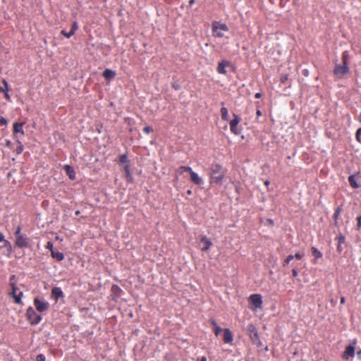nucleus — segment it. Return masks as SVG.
Here are the masks:
<instances>
[{"instance_id": "obj_19", "label": "nucleus", "mask_w": 361, "mask_h": 361, "mask_svg": "<svg viewBox=\"0 0 361 361\" xmlns=\"http://www.w3.org/2000/svg\"><path fill=\"white\" fill-rule=\"evenodd\" d=\"M342 64L349 66L350 54L348 51H344L341 56Z\"/></svg>"}, {"instance_id": "obj_49", "label": "nucleus", "mask_w": 361, "mask_h": 361, "mask_svg": "<svg viewBox=\"0 0 361 361\" xmlns=\"http://www.w3.org/2000/svg\"><path fill=\"white\" fill-rule=\"evenodd\" d=\"M5 240H4V236L3 235L2 233H0V242H4Z\"/></svg>"}, {"instance_id": "obj_42", "label": "nucleus", "mask_w": 361, "mask_h": 361, "mask_svg": "<svg viewBox=\"0 0 361 361\" xmlns=\"http://www.w3.org/2000/svg\"><path fill=\"white\" fill-rule=\"evenodd\" d=\"M46 248L49 249L51 252V250H54L53 243L51 242H50V241L47 242V245H46Z\"/></svg>"}, {"instance_id": "obj_12", "label": "nucleus", "mask_w": 361, "mask_h": 361, "mask_svg": "<svg viewBox=\"0 0 361 361\" xmlns=\"http://www.w3.org/2000/svg\"><path fill=\"white\" fill-rule=\"evenodd\" d=\"M189 173L190 175V180L194 184L200 185L203 183L202 178L197 173L194 172L192 169Z\"/></svg>"}, {"instance_id": "obj_47", "label": "nucleus", "mask_w": 361, "mask_h": 361, "mask_svg": "<svg viewBox=\"0 0 361 361\" xmlns=\"http://www.w3.org/2000/svg\"><path fill=\"white\" fill-rule=\"evenodd\" d=\"M4 97L6 99V100L8 101H10L11 99V97H10V95L8 94V92H6L4 93Z\"/></svg>"}, {"instance_id": "obj_11", "label": "nucleus", "mask_w": 361, "mask_h": 361, "mask_svg": "<svg viewBox=\"0 0 361 361\" xmlns=\"http://www.w3.org/2000/svg\"><path fill=\"white\" fill-rule=\"evenodd\" d=\"M200 242L203 245V247L201 248L202 252H207L209 250L211 246H212V243L209 238H208L206 235H203L200 238Z\"/></svg>"}, {"instance_id": "obj_31", "label": "nucleus", "mask_w": 361, "mask_h": 361, "mask_svg": "<svg viewBox=\"0 0 361 361\" xmlns=\"http://www.w3.org/2000/svg\"><path fill=\"white\" fill-rule=\"evenodd\" d=\"M248 330L251 332V333H253L254 334V336H257L258 334H257V331L255 329V327L254 326V325L252 324H250L248 326Z\"/></svg>"}, {"instance_id": "obj_34", "label": "nucleus", "mask_w": 361, "mask_h": 361, "mask_svg": "<svg viewBox=\"0 0 361 361\" xmlns=\"http://www.w3.org/2000/svg\"><path fill=\"white\" fill-rule=\"evenodd\" d=\"M336 240L338 241V244H339V245H342L345 243V237L342 235L338 236L336 238Z\"/></svg>"}, {"instance_id": "obj_21", "label": "nucleus", "mask_w": 361, "mask_h": 361, "mask_svg": "<svg viewBox=\"0 0 361 361\" xmlns=\"http://www.w3.org/2000/svg\"><path fill=\"white\" fill-rule=\"evenodd\" d=\"M51 255L53 258L56 259L59 262H61L64 259L63 254L55 250H51Z\"/></svg>"}, {"instance_id": "obj_59", "label": "nucleus", "mask_w": 361, "mask_h": 361, "mask_svg": "<svg viewBox=\"0 0 361 361\" xmlns=\"http://www.w3.org/2000/svg\"><path fill=\"white\" fill-rule=\"evenodd\" d=\"M173 87H174L175 89H176V90H178V85H176V86H175V85H173Z\"/></svg>"}, {"instance_id": "obj_46", "label": "nucleus", "mask_w": 361, "mask_h": 361, "mask_svg": "<svg viewBox=\"0 0 361 361\" xmlns=\"http://www.w3.org/2000/svg\"><path fill=\"white\" fill-rule=\"evenodd\" d=\"M292 274H293V276H294V277L298 276V272L296 269H292Z\"/></svg>"}, {"instance_id": "obj_35", "label": "nucleus", "mask_w": 361, "mask_h": 361, "mask_svg": "<svg viewBox=\"0 0 361 361\" xmlns=\"http://www.w3.org/2000/svg\"><path fill=\"white\" fill-rule=\"evenodd\" d=\"M355 137L356 140L361 143V128L357 130Z\"/></svg>"}, {"instance_id": "obj_48", "label": "nucleus", "mask_w": 361, "mask_h": 361, "mask_svg": "<svg viewBox=\"0 0 361 361\" xmlns=\"http://www.w3.org/2000/svg\"><path fill=\"white\" fill-rule=\"evenodd\" d=\"M342 250H343V248H342V247H341V245L338 244V246H337V251H338V252H342Z\"/></svg>"}, {"instance_id": "obj_57", "label": "nucleus", "mask_w": 361, "mask_h": 361, "mask_svg": "<svg viewBox=\"0 0 361 361\" xmlns=\"http://www.w3.org/2000/svg\"><path fill=\"white\" fill-rule=\"evenodd\" d=\"M264 183L266 185H268L269 184V181L267 180Z\"/></svg>"}, {"instance_id": "obj_39", "label": "nucleus", "mask_w": 361, "mask_h": 361, "mask_svg": "<svg viewBox=\"0 0 361 361\" xmlns=\"http://www.w3.org/2000/svg\"><path fill=\"white\" fill-rule=\"evenodd\" d=\"M7 124H8V121L4 117H1L0 118V126H7Z\"/></svg>"}, {"instance_id": "obj_14", "label": "nucleus", "mask_w": 361, "mask_h": 361, "mask_svg": "<svg viewBox=\"0 0 361 361\" xmlns=\"http://www.w3.org/2000/svg\"><path fill=\"white\" fill-rule=\"evenodd\" d=\"M233 340V334L229 329H224V341L226 343H231Z\"/></svg>"}, {"instance_id": "obj_40", "label": "nucleus", "mask_w": 361, "mask_h": 361, "mask_svg": "<svg viewBox=\"0 0 361 361\" xmlns=\"http://www.w3.org/2000/svg\"><path fill=\"white\" fill-rule=\"evenodd\" d=\"M36 360L37 361H45L46 357L43 354H39L38 355H37Z\"/></svg>"}, {"instance_id": "obj_24", "label": "nucleus", "mask_w": 361, "mask_h": 361, "mask_svg": "<svg viewBox=\"0 0 361 361\" xmlns=\"http://www.w3.org/2000/svg\"><path fill=\"white\" fill-rule=\"evenodd\" d=\"M311 252H312V255L317 259H319V258H322V252L316 247H312L311 248Z\"/></svg>"}, {"instance_id": "obj_54", "label": "nucleus", "mask_w": 361, "mask_h": 361, "mask_svg": "<svg viewBox=\"0 0 361 361\" xmlns=\"http://www.w3.org/2000/svg\"><path fill=\"white\" fill-rule=\"evenodd\" d=\"M195 3V0H190L189 4L190 6H192Z\"/></svg>"}, {"instance_id": "obj_29", "label": "nucleus", "mask_w": 361, "mask_h": 361, "mask_svg": "<svg viewBox=\"0 0 361 361\" xmlns=\"http://www.w3.org/2000/svg\"><path fill=\"white\" fill-rule=\"evenodd\" d=\"M294 259V257L293 255H288L285 259L284 261L283 262V267H286L287 266L291 260H293Z\"/></svg>"}, {"instance_id": "obj_2", "label": "nucleus", "mask_w": 361, "mask_h": 361, "mask_svg": "<svg viewBox=\"0 0 361 361\" xmlns=\"http://www.w3.org/2000/svg\"><path fill=\"white\" fill-rule=\"evenodd\" d=\"M15 246L19 248L28 247L30 240L26 235L21 233V227L18 226L15 231Z\"/></svg>"}, {"instance_id": "obj_15", "label": "nucleus", "mask_w": 361, "mask_h": 361, "mask_svg": "<svg viewBox=\"0 0 361 361\" xmlns=\"http://www.w3.org/2000/svg\"><path fill=\"white\" fill-rule=\"evenodd\" d=\"M23 125L24 123H13V133L20 134L21 135H24L25 133L23 130Z\"/></svg>"}, {"instance_id": "obj_41", "label": "nucleus", "mask_w": 361, "mask_h": 361, "mask_svg": "<svg viewBox=\"0 0 361 361\" xmlns=\"http://www.w3.org/2000/svg\"><path fill=\"white\" fill-rule=\"evenodd\" d=\"M341 212V207H338L336 209V210L335 211L334 214V216L335 219L338 218V216H339Z\"/></svg>"}, {"instance_id": "obj_52", "label": "nucleus", "mask_w": 361, "mask_h": 361, "mask_svg": "<svg viewBox=\"0 0 361 361\" xmlns=\"http://www.w3.org/2000/svg\"><path fill=\"white\" fill-rule=\"evenodd\" d=\"M207 359L205 356H202L200 359V361H207Z\"/></svg>"}, {"instance_id": "obj_53", "label": "nucleus", "mask_w": 361, "mask_h": 361, "mask_svg": "<svg viewBox=\"0 0 361 361\" xmlns=\"http://www.w3.org/2000/svg\"><path fill=\"white\" fill-rule=\"evenodd\" d=\"M341 304H344V303H345V298L342 297V298H341Z\"/></svg>"}, {"instance_id": "obj_18", "label": "nucleus", "mask_w": 361, "mask_h": 361, "mask_svg": "<svg viewBox=\"0 0 361 361\" xmlns=\"http://www.w3.org/2000/svg\"><path fill=\"white\" fill-rule=\"evenodd\" d=\"M64 170L70 179L75 180V173L73 169L71 166L65 165Z\"/></svg>"}, {"instance_id": "obj_7", "label": "nucleus", "mask_w": 361, "mask_h": 361, "mask_svg": "<svg viewBox=\"0 0 361 361\" xmlns=\"http://www.w3.org/2000/svg\"><path fill=\"white\" fill-rule=\"evenodd\" d=\"M350 71V67L347 66H343L341 64L336 63L334 68V74L338 78H342L345 74L348 73Z\"/></svg>"}, {"instance_id": "obj_16", "label": "nucleus", "mask_w": 361, "mask_h": 361, "mask_svg": "<svg viewBox=\"0 0 361 361\" xmlns=\"http://www.w3.org/2000/svg\"><path fill=\"white\" fill-rule=\"evenodd\" d=\"M229 65V62L227 61H223L219 63L216 71L220 74H226V71L225 68Z\"/></svg>"}, {"instance_id": "obj_13", "label": "nucleus", "mask_w": 361, "mask_h": 361, "mask_svg": "<svg viewBox=\"0 0 361 361\" xmlns=\"http://www.w3.org/2000/svg\"><path fill=\"white\" fill-rule=\"evenodd\" d=\"M63 293L61 288L59 287H54L51 290V297L57 301L59 298L63 297Z\"/></svg>"}, {"instance_id": "obj_8", "label": "nucleus", "mask_w": 361, "mask_h": 361, "mask_svg": "<svg viewBox=\"0 0 361 361\" xmlns=\"http://www.w3.org/2000/svg\"><path fill=\"white\" fill-rule=\"evenodd\" d=\"M33 303L36 310L39 312L47 311L49 307L48 302L39 298H35L33 300Z\"/></svg>"}, {"instance_id": "obj_45", "label": "nucleus", "mask_w": 361, "mask_h": 361, "mask_svg": "<svg viewBox=\"0 0 361 361\" xmlns=\"http://www.w3.org/2000/svg\"><path fill=\"white\" fill-rule=\"evenodd\" d=\"M357 229H360L361 228V216H359L357 217Z\"/></svg>"}, {"instance_id": "obj_17", "label": "nucleus", "mask_w": 361, "mask_h": 361, "mask_svg": "<svg viewBox=\"0 0 361 361\" xmlns=\"http://www.w3.org/2000/svg\"><path fill=\"white\" fill-rule=\"evenodd\" d=\"M123 169H124V171H125V175H126V180L128 181V182H132L133 181V176H132V174H131V172H130V164H126V165H124L123 166Z\"/></svg>"}, {"instance_id": "obj_25", "label": "nucleus", "mask_w": 361, "mask_h": 361, "mask_svg": "<svg viewBox=\"0 0 361 361\" xmlns=\"http://www.w3.org/2000/svg\"><path fill=\"white\" fill-rule=\"evenodd\" d=\"M211 324L214 327V332L215 335L218 336L220 334V332L222 331L221 328L218 326V324H216V322L214 320L211 321Z\"/></svg>"}, {"instance_id": "obj_27", "label": "nucleus", "mask_w": 361, "mask_h": 361, "mask_svg": "<svg viewBox=\"0 0 361 361\" xmlns=\"http://www.w3.org/2000/svg\"><path fill=\"white\" fill-rule=\"evenodd\" d=\"M221 118L224 121H228V109L226 107L223 106L221 109Z\"/></svg>"}, {"instance_id": "obj_55", "label": "nucleus", "mask_w": 361, "mask_h": 361, "mask_svg": "<svg viewBox=\"0 0 361 361\" xmlns=\"http://www.w3.org/2000/svg\"><path fill=\"white\" fill-rule=\"evenodd\" d=\"M358 121L360 123H361V113L360 114V115L358 116Z\"/></svg>"}, {"instance_id": "obj_38", "label": "nucleus", "mask_w": 361, "mask_h": 361, "mask_svg": "<svg viewBox=\"0 0 361 361\" xmlns=\"http://www.w3.org/2000/svg\"><path fill=\"white\" fill-rule=\"evenodd\" d=\"M153 131V128L150 126H145L144 128H143V132L146 134H149L150 133H152Z\"/></svg>"}, {"instance_id": "obj_44", "label": "nucleus", "mask_w": 361, "mask_h": 361, "mask_svg": "<svg viewBox=\"0 0 361 361\" xmlns=\"http://www.w3.org/2000/svg\"><path fill=\"white\" fill-rule=\"evenodd\" d=\"M9 285L11 286V284L12 283H16V276L15 275H11L10 276V279H9Z\"/></svg>"}, {"instance_id": "obj_9", "label": "nucleus", "mask_w": 361, "mask_h": 361, "mask_svg": "<svg viewBox=\"0 0 361 361\" xmlns=\"http://www.w3.org/2000/svg\"><path fill=\"white\" fill-rule=\"evenodd\" d=\"M357 344L356 340H354L349 345H348L343 353V358L345 360L349 359V357H353L355 355V345Z\"/></svg>"}, {"instance_id": "obj_33", "label": "nucleus", "mask_w": 361, "mask_h": 361, "mask_svg": "<svg viewBox=\"0 0 361 361\" xmlns=\"http://www.w3.org/2000/svg\"><path fill=\"white\" fill-rule=\"evenodd\" d=\"M61 34L62 35L65 36V37H67V38H70L71 36H73V32H71V31H70V32H66L65 30H63L61 31Z\"/></svg>"}, {"instance_id": "obj_5", "label": "nucleus", "mask_w": 361, "mask_h": 361, "mask_svg": "<svg viewBox=\"0 0 361 361\" xmlns=\"http://www.w3.org/2000/svg\"><path fill=\"white\" fill-rule=\"evenodd\" d=\"M249 302L254 307H250L253 310L261 309L262 307V297L260 294H252L248 298Z\"/></svg>"}, {"instance_id": "obj_51", "label": "nucleus", "mask_w": 361, "mask_h": 361, "mask_svg": "<svg viewBox=\"0 0 361 361\" xmlns=\"http://www.w3.org/2000/svg\"><path fill=\"white\" fill-rule=\"evenodd\" d=\"M256 114H257V117H259V116H262V112H261V111L259 109L257 110Z\"/></svg>"}, {"instance_id": "obj_56", "label": "nucleus", "mask_w": 361, "mask_h": 361, "mask_svg": "<svg viewBox=\"0 0 361 361\" xmlns=\"http://www.w3.org/2000/svg\"><path fill=\"white\" fill-rule=\"evenodd\" d=\"M187 193H188V195H191L192 191H191L190 190H188L187 191Z\"/></svg>"}, {"instance_id": "obj_50", "label": "nucleus", "mask_w": 361, "mask_h": 361, "mask_svg": "<svg viewBox=\"0 0 361 361\" xmlns=\"http://www.w3.org/2000/svg\"><path fill=\"white\" fill-rule=\"evenodd\" d=\"M261 97H262V94L259 92L256 93L255 95V97L257 98V99L260 98Z\"/></svg>"}, {"instance_id": "obj_28", "label": "nucleus", "mask_w": 361, "mask_h": 361, "mask_svg": "<svg viewBox=\"0 0 361 361\" xmlns=\"http://www.w3.org/2000/svg\"><path fill=\"white\" fill-rule=\"evenodd\" d=\"M17 143H18V147L16 149V152L17 154H20L23 151V146L21 144V142L20 141H18V140H17Z\"/></svg>"}, {"instance_id": "obj_58", "label": "nucleus", "mask_w": 361, "mask_h": 361, "mask_svg": "<svg viewBox=\"0 0 361 361\" xmlns=\"http://www.w3.org/2000/svg\"><path fill=\"white\" fill-rule=\"evenodd\" d=\"M357 355H358V356H360V355H361V350H360V351H358V352H357Z\"/></svg>"}, {"instance_id": "obj_43", "label": "nucleus", "mask_w": 361, "mask_h": 361, "mask_svg": "<svg viewBox=\"0 0 361 361\" xmlns=\"http://www.w3.org/2000/svg\"><path fill=\"white\" fill-rule=\"evenodd\" d=\"M4 246H5V247H8V250H9L10 251H11V243H10L9 241H8L7 240H5L4 241Z\"/></svg>"}, {"instance_id": "obj_36", "label": "nucleus", "mask_w": 361, "mask_h": 361, "mask_svg": "<svg viewBox=\"0 0 361 361\" xmlns=\"http://www.w3.org/2000/svg\"><path fill=\"white\" fill-rule=\"evenodd\" d=\"M288 76L287 74H283L281 76L280 81L281 83L285 84L286 82L288 80Z\"/></svg>"}, {"instance_id": "obj_3", "label": "nucleus", "mask_w": 361, "mask_h": 361, "mask_svg": "<svg viewBox=\"0 0 361 361\" xmlns=\"http://www.w3.org/2000/svg\"><path fill=\"white\" fill-rule=\"evenodd\" d=\"M212 27L213 36L215 37H222L224 36L223 32L228 30V27L225 23H221L217 21L212 23Z\"/></svg>"}, {"instance_id": "obj_1", "label": "nucleus", "mask_w": 361, "mask_h": 361, "mask_svg": "<svg viewBox=\"0 0 361 361\" xmlns=\"http://www.w3.org/2000/svg\"><path fill=\"white\" fill-rule=\"evenodd\" d=\"M226 175V170L222 166L217 163H214L210 167L209 178L210 184H219L222 182Z\"/></svg>"}, {"instance_id": "obj_23", "label": "nucleus", "mask_w": 361, "mask_h": 361, "mask_svg": "<svg viewBox=\"0 0 361 361\" xmlns=\"http://www.w3.org/2000/svg\"><path fill=\"white\" fill-rule=\"evenodd\" d=\"M348 182H349L350 185L353 188H358L360 187V185L357 183L355 177L354 175H351V176H349Z\"/></svg>"}, {"instance_id": "obj_32", "label": "nucleus", "mask_w": 361, "mask_h": 361, "mask_svg": "<svg viewBox=\"0 0 361 361\" xmlns=\"http://www.w3.org/2000/svg\"><path fill=\"white\" fill-rule=\"evenodd\" d=\"M78 29V23L76 21L73 22L72 25H71V32H73V34L74 35L75 31Z\"/></svg>"}, {"instance_id": "obj_6", "label": "nucleus", "mask_w": 361, "mask_h": 361, "mask_svg": "<svg viewBox=\"0 0 361 361\" xmlns=\"http://www.w3.org/2000/svg\"><path fill=\"white\" fill-rule=\"evenodd\" d=\"M11 287V291L8 295L14 298V302L16 304H22V297L23 293L22 291L18 293V288L16 283H12L10 286Z\"/></svg>"}, {"instance_id": "obj_20", "label": "nucleus", "mask_w": 361, "mask_h": 361, "mask_svg": "<svg viewBox=\"0 0 361 361\" xmlns=\"http://www.w3.org/2000/svg\"><path fill=\"white\" fill-rule=\"evenodd\" d=\"M116 73L115 71H111L110 69H106L102 73V75L106 79V80H111L114 78L116 76Z\"/></svg>"}, {"instance_id": "obj_4", "label": "nucleus", "mask_w": 361, "mask_h": 361, "mask_svg": "<svg viewBox=\"0 0 361 361\" xmlns=\"http://www.w3.org/2000/svg\"><path fill=\"white\" fill-rule=\"evenodd\" d=\"M25 316L31 325H36L42 320V317L37 314L32 307H29L27 309Z\"/></svg>"}, {"instance_id": "obj_30", "label": "nucleus", "mask_w": 361, "mask_h": 361, "mask_svg": "<svg viewBox=\"0 0 361 361\" xmlns=\"http://www.w3.org/2000/svg\"><path fill=\"white\" fill-rule=\"evenodd\" d=\"M3 83L4 85V87H0V92H8V82L5 80H3Z\"/></svg>"}, {"instance_id": "obj_10", "label": "nucleus", "mask_w": 361, "mask_h": 361, "mask_svg": "<svg viewBox=\"0 0 361 361\" xmlns=\"http://www.w3.org/2000/svg\"><path fill=\"white\" fill-rule=\"evenodd\" d=\"M241 119L239 116L233 114V118L230 121V129L234 135H239L240 131L238 129L237 126L240 123Z\"/></svg>"}, {"instance_id": "obj_37", "label": "nucleus", "mask_w": 361, "mask_h": 361, "mask_svg": "<svg viewBox=\"0 0 361 361\" xmlns=\"http://www.w3.org/2000/svg\"><path fill=\"white\" fill-rule=\"evenodd\" d=\"M305 254L303 252H297L293 255L294 259H302L304 257Z\"/></svg>"}, {"instance_id": "obj_26", "label": "nucleus", "mask_w": 361, "mask_h": 361, "mask_svg": "<svg viewBox=\"0 0 361 361\" xmlns=\"http://www.w3.org/2000/svg\"><path fill=\"white\" fill-rule=\"evenodd\" d=\"M118 162L121 165H126V164H129V160L128 159V157L126 154H121L118 157Z\"/></svg>"}, {"instance_id": "obj_22", "label": "nucleus", "mask_w": 361, "mask_h": 361, "mask_svg": "<svg viewBox=\"0 0 361 361\" xmlns=\"http://www.w3.org/2000/svg\"><path fill=\"white\" fill-rule=\"evenodd\" d=\"M191 171V167L190 166H181L178 167L176 170V175H182L184 172H190Z\"/></svg>"}]
</instances>
